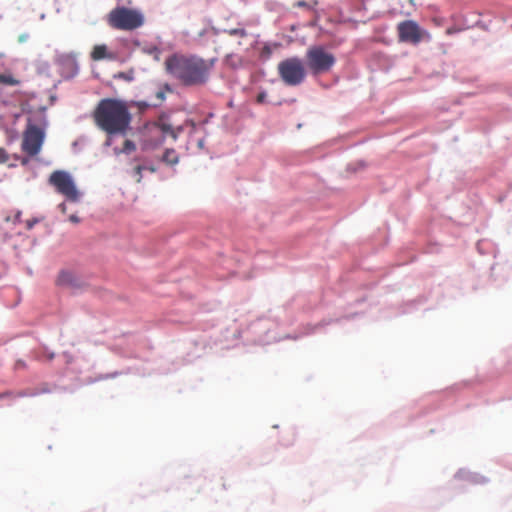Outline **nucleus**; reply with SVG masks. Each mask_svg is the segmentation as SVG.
<instances>
[{
    "label": "nucleus",
    "mask_w": 512,
    "mask_h": 512,
    "mask_svg": "<svg viewBox=\"0 0 512 512\" xmlns=\"http://www.w3.org/2000/svg\"><path fill=\"white\" fill-rule=\"evenodd\" d=\"M216 59L205 60L197 56L173 55L166 59V71L185 86H199L209 79Z\"/></svg>",
    "instance_id": "nucleus-1"
},
{
    "label": "nucleus",
    "mask_w": 512,
    "mask_h": 512,
    "mask_svg": "<svg viewBox=\"0 0 512 512\" xmlns=\"http://www.w3.org/2000/svg\"><path fill=\"white\" fill-rule=\"evenodd\" d=\"M92 116L95 125L109 136L126 135L132 121L127 104L113 98L100 100Z\"/></svg>",
    "instance_id": "nucleus-2"
},
{
    "label": "nucleus",
    "mask_w": 512,
    "mask_h": 512,
    "mask_svg": "<svg viewBox=\"0 0 512 512\" xmlns=\"http://www.w3.org/2000/svg\"><path fill=\"white\" fill-rule=\"evenodd\" d=\"M108 24L114 29L131 31L144 24V17L137 10L117 7L108 14Z\"/></svg>",
    "instance_id": "nucleus-3"
},
{
    "label": "nucleus",
    "mask_w": 512,
    "mask_h": 512,
    "mask_svg": "<svg viewBox=\"0 0 512 512\" xmlns=\"http://www.w3.org/2000/svg\"><path fill=\"white\" fill-rule=\"evenodd\" d=\"M306 62L313 75L329 72L335 65V56L322 46L310 47L306 52Z\"/></svg>",
    "instance_id": "nucleus-4"
},
{
    "label": "nucleus",
    "mask_w": 512,
    "mask_h": 512,
    "mask_svg": "<svg viewBox=\"0 0 512 512\" xmlns=\"http://www.w3.org/2000/svg\"><path fill=\"white\" fill-rule=\"evenodd\" d=\"M48 183L68 201L78 202L80 200L81 193L77 189L72 176L67 171H53L49 176Z\"/></svg>",
    "instance_id": "nucleus-5"
},
{
    "label": "nucleus",
    "mask_w": 512,
    "mask_h": 512,
    "mask_svg": "<svg viewBox=\"0 0 512 512\" xmlns=\"http://www.w3.org/2000/svg\"><path fill=\"white\" fill-rule=\"evenodd\" d=\"M278 74L286 85L297 86L304 81L306 70L301 59L291 57L278 64Z\"/></svg>",
    "instance_id": "nucleus-6"
},
{
    "label": "nucleus",
    "mask_w": 512,
    "mask_h": 512,
    "mask_svg": "<svg viewBox=\"0 0 512 512\" xmlns=\"http://www.w3.org/2000/svg\"><path fill=\"white\" fill-rule=\"evenodd\" d=\"M44 140L43 131L34 125L27 128L24 133L22 141V149L30 156H35L39 153Z\"/></svg>",
    "instance_id": "nucleus-7"
},
{
    "label": "nucleus",
    "mask_w": 512,
    "mask_h": 512,
    "mask_svg": "<svg viewBox=\"0 0 512 512\" xmlns=\"http://www.w3.org/2000/svg\"><path fill=\"white\" fill-rule=\"evenodd\" d=\"M397 30L401 42L418 44L423 38V33L419 25L412 20L400 22L397 26Z\"/></svg>",
    "instance_id": "nucleus-8"
},
{
    "label": "nucleus",
    "mask_w": 512,
    "mask_h": 512,
    "mask_svg": "<svg viewBox=\"0 0 512 512\" xmlns=\"http://www.w3.org/2000/svg\"><path fill=\"white\" fill-rule=\"evenodd\" d=\"M61 74L65 78H72L78 73V63L72 55H63L58 58Z\"/></svg>",
    "instance_id": "nucleus-9"
},
{
    "label": "nucleus",
    "mask_w": 512,
    "mask_h": 512,
    "mask_svg": "<svg viewBox=\"0 0 512 512\" xmlns=\"http://www.w3.org/2000/svg\"><path fill=\"white\" fill-rule=\"evenodd\" d=\"M90 57L93 61H101L104 59L115 60L116 54L108 51V48L105 44H99L93 47Z\"/></svg>",
    "instance_id": "nucleus-10"
},
{
    "label": "nucleus",
    "mask_w": 512,
    "mask_h": 512,
    "mask_svg": "<svg viewBox=\"0 0 512 512\" xmlns=\"http://www.w3.org/2000/svg\"><path fill=\"white\" fill-rule=\"evenodd\" d=\"M154 128L161 131L163 134L170 135L174 140L178 138V135L182 132V127H178L174 129L171 124L160 119L158 122L154 124Z\"/></svg>",
    "instance_id": "nucleus-11"
},
{
    "label": "nucleus",
    "mask_w": 512,
    "mask_h": 512,
    "mask_svg": "<svg viewBox=\"0 0 512 512\" xmlns=\"http://www.w3.org/2000/svg\"><path fill=\"white\" fill-rule=\"evenodd\" d=\"M51 390L47 384H42L35 389H29L27 391H21L17 394L18 397H33L39 394L49 393Z\"/></svg>",
    "instance_id": "nucleus-12"
},
{
    "label": "nucleus",
    "mask_w": 512,
    "mask_h": 512,
    "mask_svg": "<svg viewBox=\"0 0 512 512\" xmlns=\"http://www.w3.org/2000/svg\"><path fill=\"white\" fill-rule=\"evenodd\" d=\"M162 160L168 165H175L179 161V156L174 149H166Z\"/></svg>",
    "instance_id": "nucleus-13"
},
{
    "label": "nucleus",
    "mask_w": 512,
    "mask_h": 512,
    "mask_svg": "<svg viewBox=\"0 0 512 512\" xmlns=\"http://www.w3.org/2000/svg\"><path fill=\"white\" fill-rule=\"evenodd\" d=\"M60 285H72L74 283V275L71 272L63 271L58 276Z\"/></svg>",
    "instance_id": "nucleus-14"
},
{
    "label": "nucleus",
    "mask_w": 512,
    "mask_h": 512,
    "mask_svg": "<svg viewBox=\"0 0 512 512\" xmlns=\"http://www.w3.org/2000/svg\"><path fill=\"white\" fill-rule=\"evenodd\" d=\"M0 84L15 86L19 84V81L11 74H0Z\"/></svg>",
    "instance_id": "nucleus-15"
},
{
    "label": "nucleus",
    "mask_w": 512,
    "mask_h": 512,
    "mask_svg": "<svg viewBox=\"0 0 512 512\" xmlns=\"http://www.w3.org/2000/svg\"><path fill=\"white\" fill-rule=\"evenodd\" d=\"M115 78L123 79L127 82L133 81L134 80V71L130 70L127 72H119L117 75H115Z\"/></svg>",
    "instance_id": "nucleus-16"
},
{
    "label": "nucleus",
    "mask_w": 512,
    "mask_h": 512,
    "mask_svg": "<svg viewBox=\"0 0 512 512\" xmlns=\"http://www.w3.org/2000/svg\"><path fill=\"white\" fill-rule=\"evenodd\" d=\"M135 150H136L135 143L133 141H131V140H128V139L125 140L121 152L126 153V154H130L131 152H133Z\"/></svg>",
    "instance_id": "nucleus-17"
},
{
    "label": "nucleus",
    "mask_w": 512,
    "mask_h": 512,
    "mask_svg": "<svg viewBox=\"0 0 512 512\" xmlns=\"http://www.w3.org/2000/svg\"><path fill=\"white\" fill-rule=\"evenodd\" d=\"M229 35L239 36V37H245L247 36V32L240 28V29H231L226 31Z\"/></svg>",
    "instance_id": "nucleus-18"
},
{
    "label": "nucleus",
    "mask_w": 512,
    "mask_h": 512,
    "mask_svg": "<svg viewBox=\"0 0 512 512\" xmlns=\"http://www.w3.org/2000/svg\"><path fill=\"white\" fill-rule=\"evenodd\" d=\"M145 169V166L138 165L134 168V174L136 177V181L140 182L142 179V171Z\"/></svg>",
    "instance_id": "nucleus-19"
},
{
    "label": "nucleus",
    "mask_w": 512,
    "mask_h": 512,
    "mask_svg": "<svg viewBox=\"0 0 512 512\" xmlns=\"http://www.w3.org/2000/svg\"><path fill=\"white\" fill-rule=\"evenodd\" d=\"M266 99V93L262 92V93H259L258 96H257V102L258 103H263Z\"/></svg>",
    "instance_id": "nucleus-20"
},
{
    "label": "nucleus",
    "mask_w": 512,
    "mask_h": 512,
    "mask_svg": "<svg viewBox=\"0 0 512 512\" xmlns=\"http://www.w3.org/2000/svg\"><path fill=\"white\" fill-rule=\"evenodd\" d=\"M136 105L140 110H144L149 107V104L146 102H137Z\"/></svg>",
    "instance_id": "nucleus-21"
},
{
    "label": "nucleus",
    "mask_w": 512,
    "mask_h": 512,
    "mask_svg": "<svg viewBox=\"0 0 512 512\" xmlns=\"http://www.w3.org/2000/svg\"><path fill=\"white\" fill-rule=\"evenodd\" d=\"M156 97H157V99L159 101H161V102L164 101V99H165V92L164 91H158L156 93Z\"/></svg>",
    "instance_id": "nucleus-22"
},
{
    "label": "nucleus",
    "mask_w": 512,
    "mask_h": 512,
    "mask_svg": "<svg viewBox=\"0 0 512 512\" xmlns=\"http://www.w3.org/2000/svg\"><path fill=\"white\" fill-rule=\"evenodd\" d=\"M69 221L72 222V223H79L80 222V219L77 215L75 214H72L69 216Z\"/></svg>",
    "instance_id": "nucleus-23"
},
{
    "label": "nucleus",
    "mask_w": 512,
    "mask_h": 512,
    "mask_svg": "<svg viewBox=\"0 0 512 512\" xmlns=\"http://www.w3.org/2000/svg\"><path fill=\"white\" fill-rule=\"evenodd\" d=\"M58 208H59V210H60L63 214H65V213L67 212V206H66V204H65V203H61V204H59V205H58Z\"/></svg>",
    "instance_id": "nucleus-24"
},
{
    "label": "nucleus",
    "mask_w": 512,
    "mask_h": 512,
    "mask_svg": "<svg viewBox=\"0 0 512 512\" xmlns=\"http://www.w3.org/2000/svg\"><path fill=\"white\" fill-rule=\"evenodd\" d=\"M306 5H307V4H306V2H305V1H299V2L297 3V6H299V7H305Z\"/></svg>",
    "instance_id": "nucleus-25"
},
{
    "label": "nucleus",
    "mask_w": 512,
    "mask_h": 512,
    "mask_svg": "<svg viewBox=\"0 0 512 512\" xmlns=\"http://www.w3.org/2000/svg\"><path fill=\"white\" fill-rule=\"evenodd\" d=\"M145 169L149 170L152 173H154L156 171L155 167H153V166L145 167Z\"/></svg>",
    "instance_id": "nucleus-26"
},
{
    "label": "nucleus",
    "mask_w": 512,
    "mask_h": 512,
    "mask_svg": "<svg viewBox=\"0 0 512 512\" xmlns=\"http://www.w3.org/2000/svg\"><path fill=\"white\" fill-rule=\"evenodd\" d=\"M264 52H267V54H270V49L268 47H264Z\"/></svg>",
    "instance_id": "nucleus-27"
},
{
    "label": "nucleus",
    "mask_w": 512,
    "mask_h": 512,
    "mask_svg": "<svg viewBox=\"0 0 512 512\" xmlns=\"http://www.w3.org/2000/svg\"><path fill=\"white\" fill-rule=\"evenodd\" d=\"M33 225V222L28 223V228H31Z\"/></svg>",
    "instance_id": "nucleus-28"
},
{
    "label": "nucleus",
    "mask_w": 512,
    "mask_h": 512,
    "mask_svg": "<svg viewBox=\"0 0 512 512\" xmlns=\"http://www.w3.org/2000/svg\"><path fill=\"white\" fill-rule=\"evenodd\" d=\"M17 365H18V366H20V365H21V366H24V364H23L22 362H18V364H17Z\"/></svg>",
    "instance_id": "nucleus-29"
}]
</instances>
